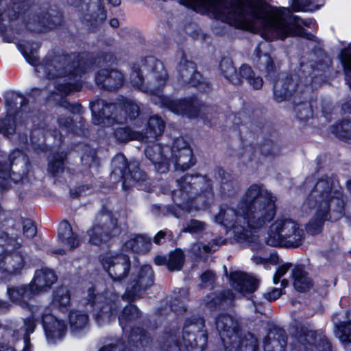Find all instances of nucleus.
I'll return each instance as SVG.
<instances>
[{
    "instance_id": "nucleus-18",
    "label": "nucleus",
    "mask_w": 351,
    "mask_h": 351,
    "mask_svg": "<svg viewBox=\"0 0 351 351\" xmlns=\"http://www.w3.org/2000/svg\"><path fill=\"white\" fill-rule=\"evenodd\" d=\"M58 109V117L57 123L60 128L69 132H71L77 135H83L85 134L84 119L82 117L75 118L74 123L73 118L68 115V112L75 114L80 113L82 110V106L79 104H70L66 100H62Z\"/></svg>"
},
{
    "instance_id": "nucleus-24",
    "label": "nucleus",
    "mask_w": 351,
    "mask_h": 351,
    "mask_svg": "<svg viewBox=\"0 0 351 351\" xmlns=\"http://www.w3.org/2000/svg\"><path fill=\"white\" fill-rule=\"evenodd\" d=\"M215 325L226 346L239 341V325L232 316L226 313L219 315Z\"/></svg>"
},
{
    "instance_id": "nucleus-23",
    "label": "nucleus",
    "mask_w": 351,
    "mask_h": 351,
    "mask_svg": "<svg viewBox=\"0 0 351 351\" xmlns=\"http://www.w3.org/2000/svg\"><path fill=\"white\" fill-rule=\"evenodd\" d=\"M171 152V163L174 164L176 170L186 171L195 163L192 150L183 137L174 139Z\"/></svg>"
},
{
    "instance_id": "nucleus-33",
    "label": "nucleus",
    "mask_w": 351,
    "mask_h": 351,
    "mask_svg": "<svg viewBox=\"0 0 351 351\" xmlns=\"http://www.w3.org/2000/svg\"><path fill=\"white\" fill-rule=\"evenodd\" d=\"M253 62L256 66L266 75L272 77L277 71V66L267 53H261V45L256 47L253 54Z\"/></svg>"
},
{
    "instance_id": "nucleus-50",
    "label": "nucleus",
    "mask_w": 351,
    "mask_h": 351,
    "mask_svg": "<svg viewBox=\"0 0 351 351\" xmlns=\"http://www.w3.org/2000/svg\"><path fill=\"white\" fill-rule=\"evenodd\" d=\"M65 157L66 155L63 154H56L49 159L48 171L53 176L63 171Z\"/></svg>"
},
{
    "instance_id": "nucleus-61",
    "label": "nucleus",
    "mask_w": 351,
    "mask_h": 351,
    "mask_svg": "<svg viewBox=\"0 0 351 351\" xmlns=\"http://www.w3.org/2000/svg\"><path fill=\"white\" fill-rule=\"evenodd\" d=\"M282 293V289L274 288L271 291L264 293V297L267 300L271 302L278 299Z\"/></svg>"
},
{
    "instance_id": "nucleus-20",
    "label": "nucleus",
    "mask_w": 351,
    "mask_h": 351,
    "mask_svg": "<svg viewBox=\"0 0 351 351\" xmlns=\"http://www.w3.org/2000/svg\"><path fill=\"white\" fill-rule=\"evenodd\" d=\"M154 282V272L149 265H144L138 274L134 277L128 284L125 292L122 295L123 300L128 302L141 298L147 288Z\"/></svg>"
},
{
    "instance_id": "nucleus-4",
    "label": "nucleus",
    "mask_w": 351,
    "mask_h": 351,
    "mask_svg": "<svg viewBox=\"0 0 351 351\" xmlns=\"http://www.w3.org/2000/svg\"><path fill=\"white\" fill-rule=\"evenodd\" d=\"M143 71H145V80L148 86L145 90H150L152 101L156 105L166 108L171 112L189 118L200 117L205 119H210L213 108L206 106L195 97L184 99H172L165 97L161 90L166 85L169 75L163 63L153 56L142 60Z\"/></svg>"
},
{
    "instance_id": "nucleus-39",
    "label": "nucleus",
    "mask_w": 351,
    "mask_h": 351,
    "mask_svg": "<svg viewBox=\"0 0 351 351\" xmlns=\"http://www.w3.org/2000/svg\"><path fill=\"white\" fill-rule=\"evenodd\" d=\"M118 106L119 112H122L123 121L126 120L127 118L135 119L139 114V106L131 99L125 97L119 99Z\"/></svg>"
},
{
    "instance_id": "nucleus-59",
    "label": "nucleus",
    "mask_w": 351,
    "mask_h": 351,
    "mask_svg": "<svg viewBox=\"0 0 351 351\" xmlns=\"http://www.w3.org/2000/svg\"><path fill=\"white\" fill-rule=\"evenodd\" d=\"M291 265L287 263L278 267L273 278L274 284H277L280 281V278L287 273Z\"/></svg>"
},
{
    "instance_id": "nucleus-62",
    "label": "nucleus",
    "mask_w": 351,
    "mask_h": 351,
    "mask_svg": "<svg viewBox=\"0 0 351 351\" xmlns=\"http://www.w3.org/2000/svg\"><path fill=\"white\" fill-rule=\"evenodd\" d=\"M261 152L266 156L275 155L278 153V148L276 145L273 143L271 145L265 144L262 146Z\"/></svg>"
},
{
    "instance_id": "nucleus-3",
    "label": "nucleus",
    "mask_w": 351,
    "mask_h": 351,
    "mask_svg": "<svg viewBox=\"0 0 351 351\" xmlns=\"http://www.w3.org/2000/svg\"><path fill=\"white\" fill-rule=\"evenodd\" d=\"M276 199L263 184H253L241 197L237 210L228 205L221 206L215 221L232 227L238 242L255 243L256 239L251 229H259L273 220Z\"/></svg>"
},
{
    "instance_id": "nucleus-31",
    "label": "nucleus",
    "mask_w": 351,
    "mask_h": 351,
    "mask_svg": "<svg viewBox=\"0 0 351 351\" xmlns=\"http://www.w3.org/2000/svg\"><path fill=\"white\" fill-rule=\"evenodd\" d=\"M217 178L219 179V191L221 195L226 197L235 195L239 190L237 181L230 173L226 172L223 169H217Z\"/></svg>"
},
{
    "instance_id": "nucleus-11",
    "label": "nucleus",
    "mask_w": 351,
    "mask_h": 351,
    "mask_svg": "<svg viewBox=\"0 0 351 351\" xmlns=\"http://www.w3.org/2000/svg\"><path fill=\"white\" fill-rule=\"evenodd\" d=\"M204 328V320L199 317L187 319L182 332L171 336V341H176V346L181 351L186 350H204L207 343V336Z\"/></svg>"
},
{
    "instance_id": "nucleus-25",
    "label": "nucleus",
    "mask_w": 351,
    "mask_h": 351,
    "mask_svg": "<svg viewBox=\"0 0 351 351\" xmlns=\"http://www.w3.org/2000/svg\"><path fill=\"white\" fill-rule=\"evenodd\" d=\"M335 336L346 350L351 351V311L335 313L332 316Z\"/></svg>"
},
{
    "instance_id": "nucleus-49",
    "label": "nucleus",
    "mask_w": 351,
    "mask_h": 351,
    "mask_svg": "<svg viewBox=\"0 0 351 351\" xmlns=\"http://www.w3.org/2000/svg\"><path fill=\"white\" fill-rule=\"evenodd\" d=\"M53 303L60 308H66L70 303V294L66 287L58 288L53 294Z\"/></svg>"
},
{
    "instance_id": "nucleus-1",
    "label": "nucleus",
    "mask_w": 351,
    "mask_h": 351,
    "mask_svg": "<svg viewBox=\"0 0 351 351\" xmlns=\"http://www.w3.org/2000/svg\"><path fill=\"white\" fill-rule=\"evenodd\" d=\"M184 5L196 9H211L221 21L237 27H249L260 32L267 40L300 36L315 38L302 27L315 25L313 19L293 15L289 8L271 7L266 0H180Z\"/></svg>"
},
{
    "instance_id": "nucleus-58",
    "label": "nucleus",
    "mask_w": 351,
    "mask_h": 351,
    "mask_svg": "<svg viewBox=\"0 0 351 351\" xmlns=\"http://www.w3.org/2000/svg\"><path fill=\"white\" fill-rule=\"evenodd\" d=\"M257 339L254 335V334L251 332H248L244 337V340L243 341L242 343H245V346H250V348L252 351H256L258 350V343H257Z\"/></svg>"
},
{
    "instance_id": "nucleus-6",
    "label": "nucleus",
    "mask_w": 351,
    "mask_h": 351,
    "mask_svg": "<svg viewBox=\"0 0 351 351\" xmlns=\"http://www.w3.org/2000/svg\"><path fill=\"white\" fill-rule=\"evenodd\" d=\"M302 208L306 212L315 210V215L307 223L306 231L317 234L322 231L325 221L336 220L343 215V193L330 179H321L304 200Z\"/></svg>"
},
{
    "instance_id": "nucleus-35",
    "label": "nucleus",
    "mask_w": 351,
    "mask_h": 351,
    "mask_svg": "<svg viewBox=\"0 0 351 351\" xmlns=\"http://www.w3.org/2000/svg\"><path fill=\"white\" fill-rule=\"evenodd\" d=\"M165 128V123L161 117L157 115L150 117L145 132L143 134V141L156 139L162 134Z\"/></svg>"
},
{
    "instance_id": "nucleus-37",
    "label": "nucleus",
    "mask_w": 351,
    "mask_h": 351,
    "mask_svg": "<svg viewBox=\"0 0 351 351\" xmlns=\"http://www.w3.org/2000/svg\"><path fill=\"white\" fill-rule=\"evenodd\" d=\"M152 247L150 238L144 235H138L127 241L123 247L125 250H131L138 254H145Z\"/></svg>"
},
{
    "instance_id": "nucleus-51",
    "label": "nucleus",
    "mask_w": 351,
    "mask_h": 351,
    "mask_svg": "<svg viewBox=\"0 0 351 351\" xmlns=\"http://www.w3.org/2000/svg\"><path fill=\"white\" fill-rule=\"evenodd\" d=\"M225 298L232 300V293L230 291H228L226 292L221 293L218 295L214 294L212 295H208L206 305L210 310H214L221 304L222 301Z\"/></svg>"
},
{
    "instance_id": "nucleus-14",
    "label": "nucleus",
    "mask_w": 351,
    "mask_h": 351,
    "mask_svg": "<svg viewBox=\"0 0 351 351\" xmlns=\"http://www.w3.org/2000/svg\"><path fill=\"white\" fill-rule=\"evenodd\" d=\"M119 232L117 219L112 217L110 210L104 208L97 213L93 226L88 231L89 242L99 245L119 234Z\"/></svg>"
},
{
    "instance_id": "nucleus-63",
    "label": "nucleus",
    "mask_w": 351,
    "mask_h": 351,
    "mask_svg": "<svg viewBox=\"0 0 351 351\" xmlns=\"http://www.w3.org/2000/svg\"><path fill=\"white\" fill-rule=\"evenodd\" d=\"M167 232L164 230L159 231L154 237V242L157 245L162 243L161 240L165 239Z\"/></svg>"
},
{
    "instance_id": "nucleus-34",
    "label": "nucleus",
    "mask_w": 351,
    "mask_h": 351,
    "mask_svg": "<svg viewBox=\"0 0 351 351\" xmlns=\"http://www.w3.org/2000/svg\"><path fill=\"white\" fill-rule=\"evenodd\" d=\"M294 288L300 292L309 290L313 285L312 279L302 266H295L291 271Z\"/></svg>"
},
{
    "instance_id": "nucleus-9",
    "label": "nucleus",
    "mask_w": 351,
    "mask_h": 351,
    "mask_svg": "<svg viewBox=\"0 0 351 351\" xmlns=\"http://www.w3.org/2000/svg\"><path fill=\"white\" fill-rule=\"evenodd\" d=\"M178 189L172 192L174 203L182 209H189L197 196L210 195L213 191L211 181L206 176L199 173L185 174L176 180Z\"/></svg>"
},
{
    "instance_id": "nucleus-46",
    "label": "nucleus",
    "mask_w": 351,
    "mask_h": 351,
    "mask_svg": "<svg viewBox=\"0 0 351 351\" xmlns=\"http://www.w3.org/2000/svg\"><path fill=\"white\" fill-rule=\"evenodd\" d=\"M36 323V319L34 314L24 320L25 333L23 340L24 344L23 351H29L32 348L29 335L34 331Z\"/></svg>"
},
{
    "instance_id": "nucleus-27",
    "label": "nucleus",
    "mask_w": 351,
    "mask_h": 351,
    "mask_svg": "<svg viewBox=\"0 0 351 351\" xmlns=\"http://www.w3.org/2000/svg\"><path fill=\"white\" fill-rule=\"evenodd\" d=\"M42 323L49 343H57L66 334V326L64 322L58 319L51 314H43Z\"/></svg>"
},
{
    "instance_id": "nucleus-15",
    "label": "nucleus",
    "mask_w": 351,
    "mask_h": 351,
    "mask_svg": "<svg viewBox=\"0 0 351 351\" xmlns=\"http://www.w3.org/2000/svg\"><path fill=\"white\" fill-rule=\"evenodd\" d=\"M87 300L94 305L95 319L99 325L109 323L117 312L119 300L118 295L113 293L106 291L104 295H96L95 289L90 288Z\"/></svg>"
},
{
    "instance_id": "nucleus-44",
    "label": "nucleus",
    "mask_w": 351,
    "mask_h": 351,
    "mask_svg": "<svg viewBox=\"0 0 351 351\" xmlns=\"http://www.w3.org/2000/svg\"><path fill=\"white\" fill-rule=\"evenodd\" d=\"M142 70L136 66H134L132 71L130 74V82L132 85L139 89L143 93L151 95L150 90H145L148 86L147 80H145V75L144 76L142 73Z\"/></svg>"
},
{
    "instance_id": "nucleus-16",
    "label": "nucleus",
    "mask_w": 351,
    "mask_h": 351,
    "mask_svg": "<svg viewBox=\"0 0 351 351\" xmlns=\"http://www.w3.org/2000/svg\"><path fill=\"white\" fill-rule=\"evenodd\" d=\"M113 170L111 178L114 180H122L123 187L126 189L133 183L145 180L146 175L141 171L136 163L128 165L127 159L124 155L119 154L114 156L112 161Z\"/></svg>"
},
{
    "instance_id": "nucleus-32",
    "label": "nucleus",
    "mask_w": 351,
    "mask_h": 351,
    "mask_svg": "<svg viewBox=\"0 0 351 351\" xmlns=\"http://www.w3.org/2000/svg\"><path fill=\"white\" fill-rule=\"evenodd\" d=\"M230 279L232 287L240 293L254 292L258 287V281L254 278L242 272L231 274Z\"/></svg>"
},
{
    "instance_id": "nucleus-10",
    "label": "nucleus",
    "mask_w": 351,
    "mask_h": 351,
    "mask_svg": "<svg viewBox=\"0 0 351 351\" xmlns=\"http://www.w3.org/2000/svg\"><path fill=\"white\" fill-rule=\"evenodd\" d=\"M304 237V231L297 221L280 218L270 226L265 241L271 246L298 247L302 245Z\"/></svg>"
},
{
    "instance_id": "nucleus-2",
    "label": "nucleus",
    "mask_w": 351,
    "mask_h": 351,
    "mask_svg": "<svg viewBox=\"0 0 351 351\" xmlns=\"http://www.w3.org/2000/svg\"><path fill=\"white\" fill-rule=\"evenodd\" d=\"M115 60L114 56L110 53L93 60L87 54L69 55L51 52L42 64L37 65L36 70L43 73L49 80H59L54 84L56 90L67 95L81 90L80 79L95 65L99 68L95 75L96 84L108 91H116L123 86L125 76L120 70L112 66Z\"/></svg>"
},
{
    "instance_id": "nucleus-29",
    "label": "nucleus",
    "mask_w": 351,
    "mask_h": 351,
    "mask_svg": "<svg viewBox=\"0 0 351 351\" xmlns=\"http://www.w3.org/2000/svg\"><path fill=\"white\" fill-rule=\"evenodd\" d=\"M17 99H21L20 104L21 106H24L27 102L25 98L21 97L19 95L14 93H6L5 103L9 108L8 109L7 117L0 122V132L8 138L15 132L14 119L12 116V108L13 106L16 105L14 101Z\"/></svg>"
},
{
    "instance_id": "nucleus-43",
    "label": "nucleus",
    "mask_w": 351,
    "mask_h": 351,
    "mask_svg": "<svg viewBox=\"0 0 351 351\" xmlns=\"http://www.w3.org/2000/svg\"><path fill=\"white\" fill-rule=\"evenodd\" d=\"M140 317V311L136 306L129 304L125 307L121 315L119 317V324L125 329L128 324Z\"/></svg>"
},
{
    "instance_id": "nucleus-17",
    "label": "nucleus",
    "mask_w": 351,
    "mask_h": 351,
    "mask_svg": "<svg viewBox=\"0 0 351 351\" xmlns=\"http://www.w3.org/2000/svg\"><path fill=\"white\" fill-rule=\"evenodd\" d=\"M93 114V123L95 125L108 127L115 123L123 122L122 112H119L118 102L108 103L101 99L90 103Z\"/></svg>"
},
{
    "instance_id": "nucleus-56",
    "label": "nucleus",
    "mask_w": 351,
    "mask_h": 351,
    "mask_svg": "<svg viewBox=\"0 0 351 351\" xmlns=\"http://www.w3.org/2000/svg\"><path fill=\"white\" fill-rule=\"evenodd\" d=\"M23 234L27 238H33L36 234V228L30 219L23 221Z\"/></svg>"
},
{
    "instance_id": "nucleus-13",
    "label": "nucleus",
    "mask_w": 351,
    "mask_h": 351,
    "mask_svg": "<svg viewBox=\"0 0 351 351\" xmlns=\"http://www.w3.org/2000/svg\"><path fill=\"white\" fill-rule=\"evenodd\" d=\"M290 344L293 350H299L330 351L332 348L330 342L322 332L306 326L295 329Z\"/></svg>"
},
{
    "instance_id": "nucleus-60",
    "label": "nucleus",
    "mask_w": 351,
    "mask_h": 351,
    "mask_svg": "<svg viewBox=\"0 0 351 351\" xmlns=\"http://www.w3.org/2000/svg\"><path fill=\"white\" fill-rule=\"evenodd\" d=\"M215 278V274L212 271H205L201 276L202 285L205 287L211 285L214 282Z\"/></svg>"
},
{
    "instance_id": "nucleus-57",
    "label": "nucleus",
    "mask_w": 351,
    "mask_h": 351,
    "mask_svg": "<svg viewBox=\"0 0 351 351\" xmlns=\"http://www.w3.org/2000/svg\"><path fill=\"white\" fill-rule=\"evenodd\" d=\"M143 338L144 335H143V330L141 328L133 329L130 334L128 343L130 344L133 343L134 346L137 347V345L135 343L139 341L141 344H143Z\"/></svg>"
},
{
    "instance_id": "nucleus-19",
    "label": "nucleus",
    "mask_w": 351,
    "mask_h": 351,
    "mask_svg": "<svg viewBox=\"0 0 351 351\" xmlns=\"http://www.w3.org/2000/svg\"><path fill=\"white\" fill-rule=\"evenodd\" d=\"M104 269L108 272L112 282L121 284L130 269V261L128 256L113 254L108 252L99 257Z\"/></svg>"
},
{
    "instance_id": "nucleus-30",
    "label": "nucleus",
    "mask_w": 351,
    "mask_h": 351,
    "mask_svg": "<svg viewBox=\"0 0 351 351\" xmlns=\"http://www.w3.org/2000/svg\"><path fill=\"white\" fill-rule=\"evenodd\" d=\"M7 293L12 302L23 307L36 295L30 283L8 287Z\"/></svg>"
},
{
    "instance_id": "nucleus-26",
    "label": "nucleus",
    "mask_w": 351,
    "mask_h": 351,
    "mask_svg": "<svg viewBox=\"0 0 351 351\" xmlns=\"http://www.w3.org/2000/svg\"><path fill=\"white\" fill-rule=\"evenodd\" d=\"M177 72L178 80L183 84L196 86L201 82L202 75L197 71L195 64L188 60L184 53L178 64Z\"/></svg>"
},
{
    "instance_id": "nucleus-5",
    "label": "nucleus",
    "mask_w": 351,
    "mask_h": 351,
    "mask_svg": "<svg viewBox=\"0 0 351 351\" xmlns=\"http://www.w3.org/2000/svg\"><path fill=\"white\" fill-rule=\"evenodd\" d=\"M315 53L311 52L308 57L303 56L300 62V71L302 76L297 75L287 76L276 81L274 86V99L277 102L292 100L294 111L297 117L301 121H306L312 117L313 111L309 103L301 101V98L306 99V95L311 91L309 83L317 75L315 65L322 66L315 59Z\"/></svg>"
},
{
    "instance_id": "nucleus-42",
    "label": "nucleus",
    "mask_w": 351,
    "mask_h": 351,
    "mask_svg": "<svg viewBox=\"0 0 351 351\" xmlns=\"http://www.w3.org/2000/svg\"><path fill=\"white\" fill-rule=\"evenodd\" d=\"M88 315L79 311H72L69 314V324L72 331L78 332L86 327L88 324Z\"/></svg>"
},
{
    "instance_id": "nucleus-21",
    "label": "nucleus",
    "mask_w": 351,
    "mask_h": 351,
    "mask_svg": "<svg viewBox=\"0 0 351 351\" xmlns=\"http://www.w3.org/2000/svg\"><path fill=\"white\" fill-rule=\"evenodd\" d=\"M148 141L150 142L144 151L146 158L152 162L158 172L166 173L169 171L171 164V147L152 142V140Z\"/></svg>"
},
{
    "instance_id": "nucleus-41",
    "label": "nucleus",
    "mask_w": 351,
    "mask_h": 351,
    "mask_svg": "<svg viewBox=\"0 0 351 351\" xmlns=\"http://www.w3.org/2000/svg\"><path fill=\"white\" fill-rule=\"evenodd\" d=\"M238 75L241 77V82L243 79L246 80L254 89H260L263 86V78L260 76H256L252 68L247 64H243L240 67Z\"/></svg>"
},
{
    "instance_id": "nucleus-48",
    "label": "nucleus",
    "mask_w": 351,
    "mask_h": 351,
    "mask_svg": "<svg viewBox=\"0 0 351 351\" xmlns=\"http://www.w3.org/2000/svg\"><path fill=\"white\" fill-rule=\"evenodd\" d=\"M82 151L83 154L81 156V160L83 165L88 168L97 166L98 160L94 149L88 145H83Z\"/></svg>"
},
{
    "instance_id": "nucleus-54",
    "label": "nucleus",
    "mask_w": 351,
    "mask_h": 351,
    "mask_svg": "<svg viewBox=\"0 0 351 351\" xmlns=\"http://www.w3.org/2000/svg\"><path fill=\"white\" fill-rule=\"evenodd\" d=\"M206 228L205 222L197 219H191L186 223L182 231L189 233H199Z\"/></svg>"
},
{
    "instance_id": "nucleus-12",
    "label": "nucleus",
    "mask_w": 351,
    "mask_h": 351,
    "mask_svg": "<svg viewBox=\"0 0 351 351\" xmlns=\"http://www.w3.org/2000/svg\"><path fill=\"white\" fill-rule=\"evenodd\" d=\"M8 161L9 165L0 160V189H6L12 183L23 180L28 170L29 159L18 149L10 154Z\"/></svg>"
},
{
    "instance_id": "nucleus-52",
    "label": "nucleus",
    "mask_w": 351,
    "mask_h": 351,
    "mask_svg": "<svg viewBox=\"0 0 351 351\" xmlns=\"http://www.w3.org/2000/svg\"><path fill=\"white\" fill-rule=\"evenodd\" d=\"M127 348H128L125 346V342L122 339H108L98 351H112L114 350L121 351Z\"/></svg>"
},
{
    "instance_id": "nucleus-22",
    "label": "nucleus",
    "mask_w": 351,
    "mask_h": 351,
    "mask_svg": "<svg viewBox=\"0 0 351 351\" xmlns=\"http://www.w3.org/2000/svg\"><path fill=\"white\" fill-rule=\"evenodd\" d=\"M86 0H67V3L80 8L83 20L93 27L101 23L106 19V13L101 6L99 0L85 2Z\"/></svg>"
},
{
    "instance_id": "nucleus-55",
    "label": "nucleus",
    "mask_w": 351,
    "mask_h": 351,
    "mask_svg": "<svg viewBox=\"0 0 351 351\" xmlns=\"http://www.w3.org/2000/svg\"><path fill=\"white\" fill-rule=\"evenodd\" d=\"M213 245L210 243L204 244L202 243H197L192 245L191 252L197 256L202 257L208 253L215 251V249H213Z\"/></svg>"
},
{
    "instance_id": "nucleus-8",
    "label": "nucleus",
    "mask_w": 351,
    "mask_h": 351,
    "mask_svg": "<svg viewBox=\"0 0 351 351\" xmlns=\"http://www.w3.org/2000/svg\"><path fill=\"white\" fill-rule=\"evenodd\" d=\"M21 247V243L13 230L0 234V279L21 274L25 261Z\"/></svg>"
},
{
    "instance_id": "nucleus-38",
    "label": "nucleus",
    "mask_w": 351,
    "mask_h": 351,
    "mask_svg": "<svg viewBox=\"0 0 351 351\" xmlns=\"http://www.w3.org/2000/svg\"><path fill=\"white\" fill-rule=\"evenodd\" d=\"M18 49L22 53L25 60L32 65L36 66L38 62V50L40 47L38 43L19 42Z\"/></svg>"
},
{
    "instance_id": "nucleus-40",
    "label": "nucleus",
    "mask_w": 351,
    "mask_h": 351,
    "mask_svg": "<svg viewBox=\"0 0 351 351\" xmlns=\"http://www.w3.org/2000/svg\"><path fill=\"white\" fill-rule=\"evenodd\" d=\"M219 69L222 75L230 82L234 85L241 84V77L239 76L231 60L228 58L223 59L220 62Z\"/></svg>"
},
{
    "instance_id": "nucleus-53",
    "label": "nucleus",
    "mask_w": 351,
    "mask_h": 351,
    "mask_svg": "<svg viewBox=\"0 0 351 351\" xmlns=\"http://www.w3.org/2000/svg\"><path fill=\"white\" fill-rule=\"evenodd\" d=\"M181 295L182 299L175 298L171 303V308L176 314H181L186 311L185 302L188 296L187 291L182 290Z\"/></svg>"
},
{
    "instance_id": "nucleus-47",
    "label": "nucleus",
    "mask_w": 351,
    "mask_h": 351,
    "mask_svg": "<svg viewBox=\"0 0 351 351\" xmlns=\"http://www.w3.org/2000/svg\"><path fill=\"white\" fill-rule=\"evenodd\" d=\"M184 261V254L180 250L171 252L168 258L167 268L169 271L180 270Z\"/></svg>"
},
{
    "instance_id": "nucleus-64",
    "label": "nucleus",
    "mask_w": 351,
    "mask_h": 351,
    "mask_svg": "<svg viewBox=\"0 0 351 351\" xmlns=\"http://www.w3.org/2000/svg\"><path fill=\"white\" fill-rule=\"evenodd\" d=\"M154 263L157 265H167L168 263V258L165 256L158 255L154 258Z\"/></svg>"
},
{
    "instance_id": "nucleus-28",
    "label": "nucleus",
    "mask_w": 351,
    "mask_h": 351,
    "mask_svg": "<svg viewBox=\"0 0 351 351\" xmlns=\"http://www.w3.org/2000/svg\"><path fill=\"white\" fill-rule=\"evenodd\" d=\"M57 280L58 277L52 269L44 267L35 271L30 284L36 293L38 294L49 290Z\"/></svg>"
},
{
    "instance_id": "nucleus-36",
    "label": "nucleus",
    "mask_w": 351,
    "mask_h": 351,
    "mask_svg": "<svg viewBox=\"0 0 351 351\" xmlns=\"http://www.w3.org/2000/svg\"><path fill=\"white\" fill-rule=\"evenodd\" d=\"M58 237L63 244L69 247L70 250L75 248L80 244L77 235L73 232L72 228L67 221H62L60 223Z\"/></svg>"
},
{
    "instance_id": "nucleus-45",
    "label": "nucleus",
    "mask_w": 351,
    "mask_h": 351,
    "mask_svg": "<svg viewBox=\"0 0 351 351\" xmlns=\"http://www.w3.org/2000/svg\"><path fill=\"white\" fill-rule=\"evenodd\" d=\"M115 138L120 142H125L130 140H141L143 134L132 131L129 128H118L114 131Z\"/></svg>"
},
{
    "instance_id": "nucleus-7",
    "label": "nucleus",
    "mask_w": 351,
    "mask_h": 351,
    "mask_svg": "<svg viewBox=\"0 0 351 351\" xmlns=\"http://www.w3.org/2000/svg\"><path fill=\"white\" fill-rule=\"evenodd\" d=\"M60 22L58 17L49 19L45 8L38 5H28L24 2H13L12 0H0V32L4 33V40L10 43L14 36L8 34V27L21 23L27 30L42 33L52 29Z\"/></svg>"
}]
</instances>
